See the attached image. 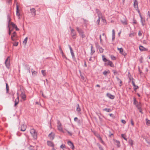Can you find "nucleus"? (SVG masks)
<instances>
[{
    "label": "nucleus",
    "instance_id": "obj_29",
    "mask_svg": "<svg viewBox=\"0 0 150 150\" xmlns=\"http://www.w3.org/2000/svg\"><path fill=\"white\" fill-rule=\"evenodd\" d=\"M146 124L148 126L150 125V120H148L147 119H146Z\"/></svg>",
    "mask_w": 150,
    "mask_h": 150
},
{
    "label": "nucleus",
    "instance_id": "obj_39",
    "mask_svg": "<svg viewBox=\"0 0 150 150\" xmlns=\"http://www.w3.org/2000/svg\"><path fill=\"white\" fill-rule=\"evenodd\" d=\"M18 42H15L13 43V45L15 46H18Z\"/></svg>",
    "mask_w": 150,
    "mask_h": 150
},
{
    "label": "nucleus",
    "instance_id": "obj_38",
    "mask_svg": "<svg viewBox=\"0 0 150 150\" xmlns=\"http://www.w3.org/2000/svg\"><path fill=\"white\" fill-rule=\"evenodd\" d=\"M99 51L100 53H102L103 51V49L101 47H99L98 48Z\"/></svg>",
    "mask_w": 150,
    "mask_h": 150
},
{
    "label": "nucleus",
    "instance_id": "obj_10",
    "mask_svg": "<svg viewBox=\"0 0 150 150\" xmlns=\"http://www.w3.org/2000/svg\"><path fill=\"white\" fill-rule=\"evenodd\" d=\"M17 96L16 98L15 99V101L14 106H16L18 103L19 102V96L18 93H17Z\"/></svg>",
    "mask_w": 150,
    "mask_h": 150
},
{
    "label": "nucleus",
    "instance_id": "obj_15",
    "mask_svg": "<svg viewBox=\"0 0 150 150\" xmlns=\"http://www.w3.org/2000/svg\"><path fill=\"white\" fill-rule=\"evenodd\" d=\"M139 49L141 51H146L147 50V49L146 48L142 46H140L139 47Z\"/></svg>",
    "mask_w": 150,
    "mask_h": 150
},
{
    "label": "nucleus",
    "instance_id": "obj_42",
    "mask_svg": "<svg viewBox=\"0 0 150 150\" xmlns=\"http://www.w3.org/2000/svg\"><path fill=\"white\" fill-rule=\"evenodd\" d=\"M134 33H131L129 34V36L130 37H132V36H134Z\"/></svg>",
    "mask_w": 150,
    "mask_h": 150
},
{
    "label": "nucleus",
    "instance_id": "obj_50",
    "mask_svg": "<svg viewBox=\"0 0 150 150\" xmlns=\"http://www.w3.org/2000/svg\"><path fill=\"white\" fill-rule=\"evenodd\" d=\"M142 33L140 31H139V33H138V35L139 36H142Z\"/></svg>",
    "mask_w": 150,
    "mask_h": 150
},
{
    "label": "nucleus",
    "instance_id": "obj_14",
    "mask_svg": "<svg viewBox=\"0 0 150 150\" xmlns=\"http://www.w3.org/2000/svg\"><path fill=\"white\" fill-rule=\"evenodd\" d=\"M128 142L129 144L132 146H133V145L134 144V142L131 139H129Z\"/></svg>",
    "mask_w": 150,
    "mask_h": 150
},
{
    "label": "nucleus",
    "instance_id": "obj_33",
    "mask_svg": "<svg viewBox=\"0 0 150 150\" xmlns=\"http://www.w3.org/2000/svg\"><path fill=\"white\" fill-rule=\"evenodd\" d=\"M37 72H36L35 71H32V74L33 75L35 76L37 75Z\"/></svg>",
    "mask_w": 150,
    "mask_h": 150
},
{
    "label": "nucleus",
    "instance_id": "obj_24",
    "mask_svg": "<svg viewBox=\"0 0 150 150\" xmlns=\"http://www.w3.org/2000/svg\"><path fill=\"white\" fill-rule=\"evenodd\" d=\"M107 95L108 97L111 99H113L114 98V96L111 95L109 93H108Z\"/></svg>",
    "mask_w": 150,
    "mask_h": 150
},
{
    "label": "nucleus",
    "instance_id": "obj_17",
    "mask_svg": "<svg viewBox=\"0 0 150 150\" xmlns=\"http://www.w3.org/2000/svg\"><path fill=\"white\" fill-rule=\"evenodd\" d=\"M16 15L18 16L19 18H20V14L19 12L18 6V5L16 6Z\"/></svg>",
    "mask_w": 150,
    "mask_h": 150
},
{
    "label": "nucleus",
    "instance_id": "obj_2",
    "mask_svg": "<svg viewBox=\"0 0 150 150\" xmlns=\"http://www.w3.org/2000/svg\"><path fill=\"white\" fill-rule=\"evenodd\" d=\"M30 133L34 139H37V133L35 129H31L30 130Z\"/></svg>",
    "mask_w": 150,
    "mask_h": 150
},
{
    "label": "nucleus",
    "instance_id": "obj_61",
    "mask_svg": "<svg viewBox=\"0 0 150 150\" xmlns=\"http://www.w3.org/2000/svg\"><path fill=\"white\" fill-rule=\"evenodd\" d=\"M96 86L97 87H100V85H98V84L97 85H96Z\"/></svg>",
    "mask_w": 150,
    "mask_h": 150
},
{
    "label": "nucleus",
    "instance_id": "obj_47",
    "mask_svg": "<svg viewBox=\"0 0 150 150\" xmlns=\"http://www.w3.org/2000/svg\"><path fill=\"white\" fill-rule=\"evenodd\" d=\"M100 18H99L97 20V23L98 24H99V23H100Z\"/></svg>",
    "mask_w": 150,
    "mask_h": 150
},
{
    "label": "nucleus",
    "instance_id": "obj_45",
    "mask_svg": "<svg viewBox=\"0 0 150 150\" xmlns=\"http://www.w3.org/2000/svg\"><path fill=\"white\" fill-rule=\"evenodd\" d=\"M131 124L133 126L134 125V123L133 122V121L132 120H131Z\"/></svg>",
    "mask_w": 150,
    "mask_h": 150
},
{
    "label": "nucleus",
    "instance_id": "obj_3",
    "mask_svg": "<svg viewBox=\"0 0 150 150\" xmlns=\"http://www.w3.org/2000/svg\"><path fill=\"white\" fill-rule=\"evenodd\" d=\"M76 29L77 31L78 32L79 35L82 38H85L86 37V35L84 34V32L82 29H79L78 27H76Z\"/></svg>",
    "mask_w": 150,
    "mask_h": 150
},
{
    "label": "nucleus",
    "instance_id": "obj_21",
    "mask_svg": "<svg viewBox=\"0 0 150 150\" xmlns=\"http://www.w3.org/2000/svg\"><path fill=\"white\" fill-rule=\"evenodd\" d=\"M94 134L98 138V139L100 140L103 143V142L102 138L100 137L98 134L97 133H95Z\"/></svg>",
    "mask_w": 150,
    "mask_h": 150
},
{
    "label": "nucleus",
    "instance_id": "obj_52",
    "mask_svg": "<svg viewBox=\"0 0 150 150\" xmlns=\"http://www.w3.org/2000/svg\"><path fill=\"white\" fill-rule=\"evenodd\" d=\"M78 120V118L77 117H75L74 118V120L75 121H77Z\"/></svg>",
    "mask_w": 150,
    "mask_h": 150
},
{
    "label": "nucleus",
    "instance_id": "obj_40",
    "mask_svg": "<svg viewBox=\"0 0 150 150\" xmlns=\"http://www.w3.org/2000/svg\"><path fill=\"white\" fill-rule=\"evenodd\" d=\"M104 110L107 112H110V109L105 108L104 109Z\"/></svg>",
    "mask_w": 150,
    "mask_h": 150
},
{
    "label": "nucleus",
    "instance_id": "obj_23",
    "mask_svg": "<svg viewBox=\"0 0 150 150\" xmlns=\"http://www.w3.org/2000/svg\"><path fill=\"white\" fill-rule=\"evenodd\" d=\"M21 96L23 100H26V96L25 94L24 93H21Z\"/></svg>",
    "mask_w": 150,
    "mask_h": 150
},
{
    "label": "nucleus",
    "instance_id": "obj_9",
    "mask_svg": "<svg viewBox=\"0 0 150 150\" xmlns=\"http://www.w3.org/2000/svg\"><path fill=\"white\" fill-rule=\"evenodd\" d=\"M134 6L136 10H138V2L137 0H134Z\"/></svg>",
    "mask_w": 150,
    "mask_h": 150
},
{
    "label": "nucleus",
    "instance_id": "obj_31",
    "mask_svg": "<svg viewBox=\"0 0 150 150\" xmlns=\"http://www.w3.org/2000/svg\"><path fill=\"white\" fill-rule=\"evenodd\" d=\"M31 12L34 13V15H35V10L34 8H32L30 9Z\"/></svg>",
    "mask_w": 150,
    "mask_h": 150
},
{
    "label": "nucleus",
    "instance_id": "obj_27",
    "mask_svg": "<svg viewBox=\"0 0 150 150\" xmlns=\"http://www.w3.org/2000/svg\"><path fill=\"white\" fill-rule=\"evenodd\" d=\"M76 107H77V108H76L77 111V112H80L81 110V109L80 108L79 105L78 104H77Z\"/></svg>",
    "mask_w": 150,
    "mask_h": 150
},
{
    "label": "nucleus",
    "instance_id": "obj_58",
    "mask_svg": "<svg viewBox=\"0 0 150 150\" xmlns=\"http://www.w3.org/2000/svg\"><path fill=\"white\" fill-rule=\"evenodd\" d=\"M101 18L103 20V22H105V19H104L102 17V18Z\"/></svg>",
    "mask_w": 150,
    "mask_h": 150
},
{
    "label": "nucleus",
    "instance_id": "obj_46",
    "mask_svg": "<svg viewBox=\"0 0 150 150\" xmlns=\"http://www.w3.org/2000/svg\"><path fill=\"white\" fill-rule=\"evenodd\" d=\"M134 104L136 105V103H137V101L136 100V99L135 98H134Z\"/></svg>",
    "mask_w": 150,
    "mask_h": 150
},
{
    "label": "nucleus",
    "instance_id": "obj_48",
    "mask_svg": "<svg viewBox=\"0 0 150 150\" xmlns=\"http://www.w3.org/2000/svg\"><path fill=\"white\" fill-rule=\"evenodd\" d=\"M64 147H65V145H63V144H62L60 146L61 148H62V149H63V148H64Z\"/></svg>",
    "mask_w": 150,
    "mask_h": 150
},
{
    "label": "nucleus",
    "instance_id": "obj_59",
    "mask_svg": "<svg viewBox=\"0 0 150 150\" xmlns=\"http://www.w3.org/2000/svg\"><path fill=\"white\" fill-rule=\"evenodd\" d=\"M62 54V56H63V57H65V55H64V54L63 52V54Z\"/></svg>",
    "mask_w": 150,
    "mask_h": 150
},
{
    "label": "nucleus",
    "instance_id": "obj_44",
    "mask_svg": "<svg viewBox=\"0 0 150 150\" xmlns=\"http://www.w3.org/2000/svg\"><path fill=\"white\" fill-rule=\"evenodd\" d=\"M121 122L122 123L124 124H125L126 123V121L125 120H121Z\"/></svg>",
    "mask_w": 150,
    "mask_h": 150
},
{
    "label": "nucleus",
    "instance_id": "obj_12",
    "mask_svg": "<svg viewBox=\"0 0 150 150\" xmlns=\"http://www.w3.org/2000/svg\"><path fill=\"white\" fill-rule=\"evenodd\" d=\"M67 143L71 147L72 149L74 150V146L73 143L71 141H69Z\"/></svg>",
    "mask_w": 150,
    "mask_h": 150
},
{
    "label": "nucleus",
    "instance_id": "obj_55",
    "mask_svg": "<svg viewBox=\"0 0 150 150\" xmlns=\"http://www.w3.org/2000/svg\"><path fill=\"white\" fill-rule=\"evenodd\" d=\"M115 38V36H112V40H114Z\"/></svg>",
    "mask_w": 150,
    "mask_h": 150
},
{
    "label": "nucleus",
    "instance_id": "obj_41",
    "mask_svg": "<svg viewBox=\"0 0 150 150\" xmlns=\"http://www.w3.org/2000/svg\"><path fill=\"white\" fill-rule=\"evenodd\" d=\"M6 90H7V92H8V89H9L8 86V84L7 83H6Z\"/></svg>",
    "mask_w": 150,
    "mask_h": 150
},
{
    "label": "nucleus",
    "instance_id": "obj_5",
    "mask_svg": "<svg viewBox=\"0 0 150 150\" xmlns=\"http://www.w3.org/2000/svg\"><path fill=\"white\" fill-rule=\"evenodd\" d=\"M5 64L7 68H9L10 65V59L9 57L7 58L6 60Z\"/></svg>",
    "mask_w": 150,
    "mask_h": 150
},
{
    "label": "nucleus",
    "instance_id": "obj_56",
    "mask_svg": "<svg viewBox=\"0 0 150 150\" xmlns=\"http://www.w3.org/2000/svg\"><path fill=\"white\" fill-rule=\"evenodd\" d=\"M68 134L70 136L71 135H72V134L70 132H69L68 131Z\"/></svg>",
    "mask_w": 150,
    "mask_h": 150
},
{
    "label": "nucleus",
    "instance_id": "obj_34",
    "mask_svg": "<svg viewBox=\"0 0 150 150\" xmlns=\"http://www.w3.org/2000/svg\"><path fill=\"white\" fill-rule=\"evenodd\" d=\"M41 72L43 76H45L46 75V73L45 72V70H42L41 71Z\"/></svg>",
    "mask_w": 150,
    "mask_h": 150
},
{
    "label": "nucleus",
    "instance_id": "obj_32",
    "mask_svg": "<svg viewBox=\"0 0 150 150\" xmlns=\"http://www.w3.org/2000/svg\"><path fill=\"white\" fill-rule=\"evenodd\" d=\"M27 40L28 38L26 37L25 38L24 40L23 41V44H24L25 45L26 44L27 42Z\"/></svg>",
    "mask_w": 150,
    "mask_h": 150
},
{
    "label": "nucleus",
    "instance_id": "obj_36",
    "mask_svg": "<svg viewBox=\"0 0 150 150\" xmlns=\"http://www.w3.org/2000/svg\"><path fill=\"white\" fill-rule=\"evenodd\" d=\"M81 79H82L83 81H86V79L83 77V76L82 75H81Z\"/></svg>",
    "mask_w": 150,
    "mask_h": 150
},
{
    "label": "nucleus",
    "instance_id": "obj_60",
    "mask_svg": "<svg viewBox=\"0 0 150 150\" xmlns=\"http://www.w3.org/2000/svg\"><path fill=\"white\" fill-rule=\"evenodd\" d=\"M84 65L85 67H86L87 66V64L86 62H85Z\"/></svg>",
    "mask_w": 150,
    "mask_h": 150
},
{
    "label": "nucleus",
    "instance_id": "obj_43",
    "mask_svg": "<svg viewBox=\"0 0 150 150\" xmlns=\"http://www.w3.org/2000/svg\"><path fill=\"white\" fill-rule=\"evenodd\" d=\"M115 32L114 29L112 30V36H115Z\"/></svg>",
    "mask_w": 150,
    "mask_h": 150
},
{
    "label": "nucleus",
    "instance_id": "obj_51",
    "mask_svg": "<svg viewBox=\"0 0 150 150\" xmlns=\"http://www.w3.org/2000/svg\"><path fill=\"white\" fill-rule=\"evenodd\" d=\"M100 42H101L102 41V39L101 38V35H100Z\"/></svg>",
    "mask_w": 150,
    "mask_h": 150
},
{
    "label": "nucleus",
    "instance_id": "obj_16",
    "mask_svg": "<svg viewBox=\"0 0 150 150\" xmlns=\"http://www.w3.org/2000/svg\"><path fill=\"white\" fill-rule=\"evenodd\" d=\"M47 144L48 146L50 147H54V144L53 142L51 141H48L47 142Z\"/></svg>",
    "mask_w": 150,
    "mask_h": 150
},
{
    "label": "nucleus",
    "instance_id": "obj_22",
    "mask_svg": "<svg viewBox=\"0 0 150 150\" xmlns=\"http://www.w3.org/2000/svg\"><path fill=\"white\" fill-rule=\"evenodd\" d=\"M114 142L115 144L117 145L118 147H120V143L119 141L117 140H115Z\"/></svg>",
    "mask_w": 150,
    "mask_h": 150
},
{
    "label": "nucleus",
    "instance_id": "obj_57",
    "mask_svg": "<svg viewBox=\"0 0 150 150\" xmlns=\"http://www.w3.org/2000/svg\"><path fill=\"white\" fill-rule=\"evenodd\" d=\"M148 15L149 16L150 18V13L149 11L148 12Z\"/></svg>",
    "mask_w": 150,
    "mask_h": 150
},
{
    "label": "nucleus",
    "instance_id": "obj_25",
    "mask_svg": "<svg viewBox=\"0 0 150 150\" xmlns=\"http://www.w3.org/2000/svg\"><path fill=\"white\" fill-rule=\"evenodd\" d=\"M97 12L98 14V16L99 18H101L102 17V14L100 13V12L98 10H97Z\"/></svg>",
    "mask_w": 150,
    "mask_h": 150
},
{
    "label": "nucleus",
    "instance_id": "obj_64",
    "mask_svg": "<svg viewBox=\"0 0 150 150\" xmlns=\"http://www.w3.org/2000/svg\"><path fill=\"white\" fill-rule=\"evenodd\" d=\"M105 35V34L104 33H103V34H102V35L103 36H104Z\"/></svg>",
    "mask_w": 150,
    "mask_h": 150
},
{
    "label": "nucleus",
    "instance_id": "obj_1",
    "mask_svg": "<svg viewBox=\"0 0 150 150\" xmlns=\"http://www.w3.org/2000/svg\"><path fill=\"white\" fill-rule=\"evenodd\" d=\"M10 20L9 21L8 27L9 28V32L8 34L9 35L11 34V32L12 31V29H11L10 27V25H11L13 28H15L16 29V30H18L19 29L18 28L17 26H16L12 22H10Z\"/></svg>",
    "mask_w": 150,
    "mask_h": 150
},
{
    "label": "nucleus",
    "instance_id": "obj_35",
    "mask_svg": "<svg viewBox=\"0 0 150 150\" xmlns=\"http://www.w3.org/2000/svg\"><path fill=\"white\" fill-rule=\"evenodd\" d=\"M121 136L125 140H127V139L125 138V134H121Z\"/></svg>",
    "mask_w": 150,
    "mask_h": 150
},
{
    "label": "nucleus",
    "instance_id": "obj_49",
    "mask_svg": "<svg viewBox=\"0 0 150 150\" xmlns=\"http://www.w3.org/2000/svg\"><path fill=\"white\" fill-rule=\"evenodd\" d=\"M134 89L135 90L136 89H137L138 88V87L136 85L135 86H134Z\"/></svg>",
    "mask_w": 150,
    "mask_h": 150
},
{
    "label": "nucleus",
    "instance_id": "obj_26",
    "mask_svg": "<svg viewBox=\"0 0 150 150\" xmlns=\"http://www.w3.org/2000/svg\"><path fill=\"white\" fill-rule=\"evenodd\" d=\"M102 59L103 61L105 62H107L108 60H107L105 57L104 55L102 56Z\"/></svg>",
    "mask_w": 150,
    "mask_h": 150
},
{
    "label": "nucleus",
    "instance_id": "obj_63",
    "mask_svg": "<svg viewBox=\"0 0 150 150\" xmlns=\"http://www.w3.org/2000/svg\"><path fill=\"white\" fill-rule=\"evenodd\" d=\"M133 23L135 24H136V22L135 21H134V22H133Z\"/></svg>",
    "mask_w": 150,
    "mask_h": 150
},
{
    "label": "nucleus",
    "instance_id": "obj_19",
    "mask_svg": "<svg viewBox=\"0 0 150 150\" xmlns=\"http://www.w3.org/2000/svg\"><path fill=\"white\" fill-rule=\"evenodd\" d=\"M26 128V125H22L21 127V130L22 131H24Z\"/></svg>",
    "mask_w": 150,
    "mask_h": 150
},
{
    "label": "nucleus",
    "instance_id": "obj_20",
    "mask_svg": "<svg viewBox=\"0 0 150 150\" xmlns=\"http://www.w3.org/2000/svg\"><path fill=\"white\" fill-rule=\"evenodd\" d=\"M121 22L122 24L124 25H127V22L125 18H123L121 20Z\"/></svg>",
    "mask_w": 150,
    "mask_h": 150
},
{
    "label": "nucleus",
    "instance_id": "obj_11",
    "mask_svg": "<svg viewBox=\"0 0 150 150\" xmlns=\"http://www.w3.org/2000/svg\"><path fill=\"white\" fill-rule=\"evenodd\" d=\"M117 50L119 51L120 54L123 55H126L125 53L123 52V50L122 48H117Z\"/></svg>",
    "mask_w": 150,
    "mask_h": 150
},
{
    "label": "nucleus",
    "instance_id": "obj_4",
    "mask_svg": "<svg viewBox=\"0 0 150 150\" xmlns=\"http://www.w3.org/2000/svg\"><path fill=\"white\" fill-rule=\"evenodd\" d=\"M58 130L60 132H64V131L62 127L61 123L59 121H58L57 125Z\"/></svg>",
    "mask_w": 150,
    "mask_h": 150
},
{
    "label": "nucleus",
    "instance_id": "obj_18",
    "mask_svg": "<svg viewBox=\"0 0 150 150\" xmlns=\"http://www.w3.org/2000/svg\"><path fill=\"white\" fill-rule=\"evenodd\" d=\"M54 134L53 133H51L49 135V137L50 139H54Z\"/></svg>",
    "mask_w": 150,
    "mask_h": 150
},
{
    "label": "nucleus",
    "instance_id": "obj_54",
    "mask_svg": "<svg viewBox=\"0 0 150 150\" xmlns=\"http://www.w3.org/2000/svg\"><path fill=\"white\" fill-rule=\"evenodd\" d=\"M132 84L133 86H135V83L133 81H132Z\"/></svg>",
    "mask_w": 150,
    "mask_h": 150
},
{
    "label": "nucleus",
    "instance_id": "obj_53",
    "mask_svg": "<svg viewBox=\"0 0 150 150\" xmlns=\"http://www.w3.org/2000/svg\"><path fill=\"white\" fill-rule=\"evenodd\" d=\"M59 49H60V51H61V54H63V51H62V49H61V47H60Z\"/></svg>",
    "mask_w": 150,
    "mask_h": 150
},
{
    "label": "nucleus",
    "instance_id": "obj_28",
    "mask_svg": "<svg viewBox=\"0 0 150 150\" xmlns=\"http://www.w3.org/2000/svg\"><path fill=\"white\" fill-rule=\"evenodd\" d=\"M69 48L70 50V52H71V55L73 57L74 56V54L73 52V50H72L71 48V47L70 46H69Z\"/></svg>",
    "mask_w": 150,
    "mask_h": 150
},
{
    "label": "nucleus",
    "instance_id": "obj_30",
    "mask_svg": "<svg viewBox=\"0 0 150 150\" xmlns=\"http://www.w3.org/2000/svg\"><path fill=\"white\" fill-rule=\"evenodd\" d=\"M110 71L108 70L106 71H105L103 72V74L105 75H107V74H109Z\"/></svg>",
    "mask_w": 150,
    "mask_h": 150
},
{
    "label": "nucleus",
    "instance_id": "obj_8",
    "mask_svg": "<svg viewBox=\"0 0 150 150\" xmlns=\"http://www.w3.org/2000/svg\"><path fill=\"white\" fill-rule=\"evenodd\" d=\"M69 28L71 30V35L73 38H75V36L76 35V33L74 32V30L72 29L71 27H70Z\"/></svg>",
    "mask_w": 150,
    "mask_h": 150
},
{
    "label": "nucleus",
    "instance_id": "obj_7",
    "mask_svg": "<svg viewBox=\"0 0 150 150\" xmlns=\"http://www.w3.org/2000/svg\"><path fill=\"white\" fill-rule=\"evenodd\" d=\"M105 64V65H109L112 67H115V66L112 62L109 60H108L107 62H106Z\"/></svg>",
    "mask_w": 150,
    "mask_h": 150
},
{
    "label": "nucleus",
    "instance_id": "obj_62",
    "mask_svg": "<svg viewBox=\"0 0 150 150\" xmlns=\"http://www.w3.org/2000/svg\"><path fill=\"white\" fill-rule=\"evenodd\" d=\"M52 147V150H55V149L54 148V147Z\"/></svg>",
    "mask_w": 150,
    "mask_h": 150
},
{
    "label": "nucleus",
    "instance_id": "obj_6",
    "mask_svg": "<svg viewBox=\"0 0 150 150\" xmlns=\"http://www.w3.org/2000/svg\"><path fill=\"white\" fill-rule=\"evenodd\" d=\"M17 36L15 32H14L13 35L11 36V39L13 41H14L17 39Z\"/></svg>",
    "mask_w": 150,
    "mask_h": 150
},
{
    "label": "nucleus",
    "instance_id": "obj_13",
    "mask_svg": "<svg viewBox=\"0 0 150 150\" xmlns=\"http://www.w3.org/2000/svg\"><path fill=\"white\" fill-rule=\"evenodd\" d=\"M140 17L141 18V22L142 25L143 26H144L146 25L145 20L144 19H143L141 15L140 16Z\"/></svg>",
    "mask_w": 150,
    "mask_h": 150
},
{
    "label": "nucleus",
    "instance_id": "obj_37",
    "mask_svg": "<svg viewBox=\"0 0 150 150\" xmlns=\"http://www.w3.org/2000/svg\"><path fill=\"white\" fill-rule=\"evenodd\" d=\"M110 57H111L112 60H115L116 59V57L115 56H114L113 55H111L110 56Z\"/></svg>",
    "mask_w": 150,
    "mask_h": 150
}]
</instances>
